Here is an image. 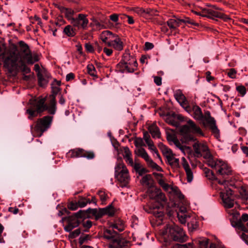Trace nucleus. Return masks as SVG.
I'll use <instances>...</instances> for the list:
<instances>
[{
  "instance_id": "052dcab7",
  "label": "nucleus",
  "mask_w": 248,
  "mask_h": 248,
  "mask_svg": "<svg viewBox=\"0 0 248 248\" xmlns=\"http://www.w3.org/2000/svg\"><path fill=\"white\" fill-rule=\"evenodd\" d=\"M82 225L85 229H88L92 226V222L90 220L84 221L82 222Z\"/></svg>"
},
{
  "instance_id": "1a4fd4ad",
  "label": "nucleus",
  "mask_w": 248,
  "mask_h": 248,
  "mask_svg": "<svg viewBox=\"0 0 248 248\" xmlns=\"http://www.w3.org/2000/svg\"><path fill=\"white\" fill-rule=\"evenodd\" d=\"M193 148L195 156L197 157L202 156L206 164L214 157L208 146L205 143L197 141L193 145Z\"/></svg>"
},
{
  "instance_id": "f257e3e1",
  "label": "nucleus",
  "mask_w": 248,
  "mask_h": 248,
  "mask_svg": "<svg viewBox=\"0 0 248 248\" xmlns=\"http://www.w3.org/2000/svg\"><path fill=\"white\" fill-rule=\"evenodd\" d=\"M0 58L3 59L5 68H15L16 63L21 60L17 45L12 43L7 47L5 44L0 43Z\"/></svg>"
},
{
  "instance_id": "49530a36",
  "label": "nucleus",
  "mask_w": 248,
  "mask_h": 248,
  "mask_svg": "<svg viewBox=\"0 0 248 248\" xmlns=\"http://www.w3.org/2000/svg\"><path fill=\"white\" fill-rule=\"evenodd\" d=\"M98 195L100 199V200L103 203L107 201L108 199V196L104 191L102 190L99 191L98 192Z\"/></svg>"
},
{
  "instance_id": "79ce46f5",
  "label": "nucleus",
  "mask_w": 248,
  "mask_h": 248,
  "mask_svg": "<svg viewBox=\"0 0 248 248\" xmlns=\"http://www.w3.org/2000/svg\"><path fill=\"white\" fill-rule=\"evenodd\" d=\"M88 203H90V200L83 197L80 198L78 202V206L81 208L85 207Z\"/></svg>"
},
{
  "instance_id": "cd10ccee",
  "label": "nucleus",
  "mask_w": 248,
  "mask_h": 248,
  "mask_svg": "<svg viewBox=\"0 0 248 248\" xmlns=\"http://www.w3.org/2000/svg\"><path fill=\"white\" fill-rule=\"evenodd\" d=\"M141 183L143 186H145L149 188L154 185V181L150 174H146L144 176L141 180Z\"/></svg>"
},
{
  "instance_id": "69168bd1",
  "label": "nucleus",
  "mask_w": 248,
  "mask_h": 248,
  "mask_svg": "<svg viewBox=\"0 0 248 248\" xmlns=\"http://www.w3.org/2000/svg\"><path fill=\"white\" fill-rule=\"evenodd\" d=\"M178 248H193V243H188L184 245H179Z\"/></svg>"
},
{
  "instance_id": "9d476101",
  "label": "nucleus",
  "mask_w": 248,
  "mask_h": 248,
  "mask_svg": "<svg viewBox=\"0 0 248 248\" xmlns=\"http://www.w3.org/2000/svg\"><path fill=\"white\" fill-rule=\"evenodd\" d=\"M168 236L174 241L183 242L186 240V234L183 230L175 224L170 225L166 229Z\"/></svg>"
},
{
  "instance_id": "864d4df0",
  "label": "nucleus",
  "mask_w": 248,
  "mask_h": 248,
  "mask_svg": "<svg viewBox=\"0 0 248 248\" xmlns=\"http://www.w3.org/2000/svg\"><path fill=\"white\" fill-rule=\"evenodd\" d=\"M91 25L94 27H95L97 29H101L102 28L103 25L101 24L99 21L96 20H93V22L91 23Z\"/></svg>"
},
{
  "instance_id": "603ef678",
  "label": "nucleus",
  "mask_w": 248,
  "mask_h": 248,
  "mask_svg": "<svg viewBox=\"0 0 248 248\" xmlns=\"http://www.w3.org/2000/svg\"><path fill=\"white\" fill-rule=\"evenodd\" d=\"M112 229H115L118 230L120 232H122L124 230V226L123 224H118L117 223H114L111 225Z\"/></svg>"
},
{
  "instance_id": "a18cd8bd",
  "label": "nucleus",
  "mask_w": 248,
  "mask_h": 248,
  "mask_svg": "<svg viewBox=\"0 0 248 248\" xmlns=\"http://www.w3.org/2000/svg\"><path fill=\"white\" fill-rule=\"evenodd\" d=\"M87 71L89 74L93 77H96V71L93 65L89 64L87 66Z\"/></svg>"
},
{
  "instance_id": "4468645a",
  "label": "nucleus",
  "mask_w": 248,
  "mask_h": 248,
  "mask_svg": "<svg viewBox=\"0 0 248 248\" xmlns=\"http://www.w3.org/2000/svg\"><path fill=\"white\" fill-rule=\"evenodd\" d=\"M68 155L72 158L85 157L92 159L94 157V154L92 151H86L82 149L76 148L69 151Z\"/></svg>"
},
{
  "instance_id": "58836bf2",
  "label": "nucleus",
  "mask_w": 248,
  "mask_h": 248,
  "mask_svg": "<svg viewBox=\"0 0 248 248\" xmlns=\"http://www.w3.org/2000/svg\"><path fill=\"white\" fill-rule=\"evenodd\" d=\"M167 161L169 164L172 166L177 167L179 165V159L174 157L173 154L170 155V157L167 158Z\"/></svg>"
},
{
  "instance_id": "3c124183",
  "label": "nucleus",
  "mask_w": 248,
  "mask_h": 248,
  "mask_svg": "<svg viewBox=\"0 0 248 248\" xmlns=\"http://www.w3.org/2000/svg\"><path fill=\"white\" fill-rule=\"evenodd\" d=\"M236 90L242 96H244L246 93V89L244 86H237Z\"/></svg>"
},
{
  "instance_id": "a19ab883",
  "label": "nucleus",
  "mask_w": 248,
  "mask_h": 248,
  "mask_svg": "<svg viewBox=\"0 0 248 248\" xmlns=\"http://www.w3.org/2000/svg\"><path fill=\"white\" fill-rule=\"evenodd\" d=\"M154 200L158 202H164L166 201V198L165 194L160 190Z\"/></svg>"
},
{
  "instance_id": "5fc2aeb1",
  "label": "nucleus",
  "mask_w": 248,
  "mask_h": 248,
  "mask_svg": "<svg viewBox=\"0 0 248 248\" xmlns=\"http://www.w3.org/2000/svg\"><path fill=\"white\" fill-rule=\"evenodd\" d=\"M51 89L52 93V95H54L56 97V95L60 91V87H59L58 86H55L51 84Z\"/></svg>"
},
{
  "instance_id": "aec40b11",
  "label": "nucleus",
  "mask_w": 248,
  "mask_h": 248,
  "mask_svg": "<svg viewBox=\"0 0 248 248\" xmlns=\"http://www.w3.org/2000/svg\"><path fill=\"white\" fill-rule=\"evenodd\" d=\"M108 46H112L115 49L121 51L123 49L124 45L119 37L115 34L114 38L108 43Z\"/></svg>"
},
{
  "instance_id": "393cba45",
  "label": "nucleus",
  "mask_w": 248,
  "mask_h": 248,
  "mask_svg": "<svg viewBox=\"0 0 248 248\" xmlns=\"http://www.w3.org/2000/svg\"><path fill=\"white\" fill-rule=\"evenodd\" d=\"M37 78L39 86L45 87L48 82L49 76L46 73L39 72L37 74Z\"/></svg>"
},
{
  "instance_id": "72a5a7b5",
  "label": "nucleus",
  "mask_w": 248,
  "mask_h": 248,
  "mask_svg": "<svg viewBox=\"0 0 248 248\" xmlns=\"http://www.w3.org/2000/svg\"><path fill=\"white\" fill-rule=\"evenodd\" d=\"M211 8H202L201 12L195 11H192V12L197 15L210 18V17H211V15L208 14V13H209V12H211Z\"/></svg>"
},
{
  "instance_id": "e433bc0d",
  "label": "nucleus",
  "mask_w": 248,
  "mask_h": 248,
  "mask_svg": "<svg viewBox=\"0 0 248 248\" xmlns=\"http://www.w3.org/2000/svg\"><path fill=\"white\" fill-rule=\"evenodd\" d=\"M63 32L68 36L73 37L75 35V29L71 25H67L63 29Z\"/></svg>"
},
{
  "instance_id": "9b49d317",
  "label": "nucleus",
  "mask_w": 248,
  "mask_h": 248,
  "mask_svg": "<svg viewBox=\"0 0 248 248\" xmlns=\"http://www.w3.org/2000/svg\"><path fill=\"white\" fill-rule=\"evenodd\" d=\"M115 178L120 183L125 186L130 180L128 170L123 162H119L115 168Z\"/></svg>"
},
{
  "instance_id": "b1692460",
  "label": "nucleus",
  "mask_w": 248,
  "mask_h": 248,
  "mask_svg": "<svg viewBox=\"0 0 248 248\" xmlns=\"http://www.w3.org/2000/svg\"><path fill=\"white\" fill-rule=\"evenodd\" d=\"M115 35L109 31H105L100 34V38L108 46V43L114 38Z\"/></svg>"
},
{
  "instance_id": "f8f14e48",
  "label": "nucleus",
  "mask_w": 248,
  "mask_h": 248,
  "mask_svg": "<svg viewBox=\"0 0 248 248\" xmlns=\"http://www.w3.org/2000/svg\"><path fill=\"white\" fill-rule=\"evenodd\" d=\"M135 152L137 155L142 157L145 160L149 167L157 171H163L162 168L152 159L144 148L139 147L135 151Z\"/></svg>"
},
{
  "instance_id": "6ab92c4d",
  "label": "nucleus",
  "mask_w": 248,
  "mask_h": 248,
  "mask_svg": "<svg viewBox=\"0 0 248 248\" xmlns=\"http://www.w3.org/2000/svg\"><path fill=\"white\" fill-rule=\"evenodd\" d=\"M239 229L246 232H248V214H243L237 223Z\"/></svg>"
},
{
  "instance_id": "ea45409f",
  "label": "nucleus",
  "mask_w": 248,
  "mask_h": 248,
  "mask_svg": "<svg viewBox=\"0 0 248 248\" xmlns=\"http://www.w3.org/2000/svg\"><path fill=\"white\" fill-rule=\"evenodd\" d=\"M174 144L184 154L185 153L186 151L187 150L188 151L190 150L189 147L182 145L178 139L176 140Z\"/></svg>"
},
{
  "instance_id": "338daca9",
  "label": "nucleus",
  "mask_w": 248,
  "mask_h": 248,
  "mask_svg": "<svg viewBox=\"0 0 248 248\" xmlns=\"http://www.w3.org/2000/svg\"><path fill=\"white\" fill-rule=\"evenodd\" d=\"M154 82L157 85L160 86L162 84V78H161L158 77V76H155L154 77Z\"/></svg>"
},
{
  "instance_id": "a878e982",
  "label": "nucleus",
  "mask_w": 248,
  "mask_h": 248,
  "mask_svg": "<svg viewBox=\"0 0 248 248\" xmlns=\"http://www.w3.org/2000/svg\"><path fill=\"white\" fill-rule=\"evenodd\" d=\"M208 14L211 15L210 18L214 19L215 17H217L223 19L226 21L230 19V17L223 13L218 12L212 9L211 12H209Z\"/></svg>"
},
{
  "instance_id": "5701e85b",
  "label": "nucleus",
  "mask_w": 248,
  "mask_h": 248,
  "mask_svg": "<svg viewBox=\"0 0 248 248\" xmlns=\"http://www.w3.org/2000/svg\"><path fill=\"white\" fill-rule=\"evenodd\" d=\"M137 12L140 15V16L146 18H150L152 16H158V12L157 10L150 8L145 10L140 9L138 10Z\"/></svg>"
},
{
  "instance_id": "ddd939ff",
  "label": "nucleus",
  "mask_w": 248,
  "mask_h": 248,
  "mask_svg": "<svg viewBox=\"0 0 248 248\" xmlns=\"http://www.w3.org/2000/svg\"><path fill=\"white\" fill-rule=\"evenodd\" d=\"M232 191L230 188L220 193V196L223 202L224 206L226 208H231L234 205V199Z\"/></svg>"
},
{
  "instance_id": "dca6fc26",
  "label": "nucleus",
  "mask_w": 248,
  "mask_h": 248,
  "mask_svg": "<svg viewBox=\"0 0 248 248\" xmlns=\"http://www.w3.org/2000/svg\"><path fill=\"white\" fill-rule=\"evenodd\" d=\"M30 108L27 110L26 112L29 114L28 118L31 120L36 117L38 113L42 112V111L38 110L37 99L30 100Z\"/></svg>"
},
{
  "instance_id": "6e6552de",
  "label": "nucleus",
  "mask_w": 248,
  "mask_h": 248,
  "mask_svg": "<svg viewBox=\"0 0 248 248\" xmlns=\"http://www.w3.org/2000/svg\"><path fill=\"white\" fill-rule=\"evenodd\" d=\"M37 99V107L39 111H44L47 110L50 114H54L57 109L56 101L55 96L51 95L49 97V100L47 104H46V98L38 97Z\"/></svg>"
},
{
  "instance_id": "2eb2a0df",
  "label": "nucleus",
  "mask_w": 248,
  "mask_h": 248,
  "mask_svg": "<svg viewBox=\"0 0 248 248\" xmlns=\"http://www.w3.org/2000/svg\"><path fill=\"white\" fill-rule=\"evenodd\" d=\"M89 20L85 14H79L75 17L71 24L78 29L86 30L88 27Z\"/></svg>"
},
{
  "instance_id": "7c9ffc66",
  "label": "nucleus",
  "mask_w": 248,
  "mask_h": 248,
  "mask_svg": "<svg viewBox=\"0 0 248 248\" xmlns=\"http://www.w3.org/2000/svg\"><path fill=\"white\" fill-rule=\"evenodd\" d=\"M143 138L147 144L149 149L153 152L156 149V148L154 145L153 141L150 139V135L147 133H144Z\"/></svg>"
},
{
  "instance_id": "f03ea898",
  "label": "nucleus",
  "mask_w": 248,
  "mask_h": 248,
  "mask_svg": "<svg viewBox=\"0 0 248 248\" xmlns=\"http://www.w3.org/2000/svg\"><path fill=\"white\" fill-rule=\"evenodd\" d=\"M19 45L21 47L19 50V54L20 57V60L16 63L15 68L10 69L7 68L10 72H13L20 69L26 73L30 72V69L25 64L26 61L29 64H33L35 62L38 61L37 57H33L30 52L29 46L23 41H20Z\"/></svg>"
},
{
  "instance_id": "20e7f679",
  "label": "nucleus",
  "mask_w": 248,
  "mask_h": 248,
  "mask_svg": "<svg viewBox=\"0 0 248 248\" xmlns=\"http://www.w3.org/2000/svg\"><path fill=\"white\" fill-rule=\"evenodd\" d=\"M197 134L203 137L204 133L201 128L196 125L192 120L187 121V124L182 126L180 129L181 140L183 142L187 143L191 141L195 140V138L190 133Z\"/></svg>"
},
{
  "instance_id": "4d7b16f0",
  "label": "nucleus",
  "mask_w": 248,
  "mask_h": 248,
  "mask_svg": "<svg viewBox=\"0 0 248 248\" xmlns=\"http://www.w3.org/2000/svg\"><path fill=\"white\" fill-rule=\"evenodd\" d=\"M134 143L135 145L138 148L141 147L143 145V140L141 138L136 139L134 141Z\"/></svg>"
},
{
  "instance_id": "6e6d98bb",
  "label": "nucleus",
  "mask_w": 248,
  "mask_h": 248,
  "mask_svg": "<svg viewBox=\"0 0 248 248\" xmlns=\"http://www.w3.org/2000/svg\"><path fill=\"white\" fill-rule=\"evenodd\" d=\"M227 74L230 78H236V71L233 68H231L229 70Z\"/></svg>"
},
{
  "instance_id": "7ed1b4c3",
  "label": "nucleus",
  "mask_w": 248,
  "mask_h": 248,
  "mask_svg": "<svg viewBox=\"0 0 248 248\" xmlns=\"http://www.w3.org/2000/svg\"><path fill=\"white\" fill-rule=\"evenodd\" d=\"M193 110L194 118L199 121L204 120L206 121L215 137L218 138L219 137V130L216 125L215 119L211 116L210 112L209 111H206L204 112L203 115L201 108L197 106L193 107Z\"/></svg>"
},
{
  "instance_id": "680f3d73",
  "label": "nucleus",
  "mask_w": 248,
  "mask_h": 248,
  "mask_svg": "<svg viewBox=\"0 0 248 248\" xmlns=\"http://www.w3.org/2000/svg\"><path fill=\"white\" fill-rule=\"evenodd\" d=\"M109 18L114 22L117 23L119 19V15L114 14L109 16Z\"/></svg>"
},
{
  "instance_id": "09e8293b",
  "label": "nucleus",
  "mask_w": 248,
  "mask_h": 248,
  "mask_svg": "<svg viewBox=\"0 0 248 248\" xmlns=\"http://www.w3.org/2000/svg\"><path fill=\"white\" fill-rule=\"evenodd\" d=\"M158 183L165 190H168L170 188V186L166 183L164 180L163 179H158Z\"/></svg>"
},
{
  "instance_id": "f3484780",
  "label": "nucleus",
  "mask_w": 248,
  "mask_h": 248,
  "mask_svg": "<svg viewBox=\"0 0 248 248\" xmlns=\"http://www.w3.org/2000/svg\"><path fill=\"white\" fill-rule=\"evenodd\" d=\"M174 97L180 105L186 111L190 109L188 103L185 95L180 90H177L174 93Z\"/></svg>"
},
{
  "instance_id": "e2e57ef3",
  "label": "nucleus",
  "mask_w": 248,
  "mask_h": 248,
  "mask_svg": "<svg viewBox=\"0 0 248 248\" xmlns=\"http://www.w3.org/2000/svg\"><path fill=\"white\" fill-rule=\"evenodd\" d=\"M78 206V203H75L73 202H70L68 205V208L73 211L77 210Z\"/></svg>"
},
{
  "instance_id": "c03bdc74",
  "label": "nucleus",
  "mask_w": 248,
  "mask_h": 248,
  "mask_svg": "<svg viewBox=\"0 0 248 248\" xmlns=\"http://www.w3.org/2000/svg\"><path fill=\"white\" fill-rule=\"evenodd\" d=\"M73 216L77 218H85L87 216V213L85 210H80L78 212L75 213Z\"/></svg>"
},
{
  "instance_id": "c756f323",
  "label": "nucleus",
  "mask_w": 248,
  "mask_h": 248,
  "mask_svg": "<svg viewBox=\"0 0 248 248\" xmlns=\"http://www.w3.org/2000/svg\"><path fill=\"white\" fill-rule=\"evenodd\" d=\"M114 214V209L111 206H108L105 208L100 209L98 212L97 216L100 217L105 215H108L109 216H112Z\"/></svg>"
},
{
  "instance_id": "bf43d9fd",
  "label": "nucleus",
  "mask_w": 248,
  "mask_h": 248,
  "mask_svg": "<svg viewBox=\"0 0 248 248\" xmlns=\"http://www.w3.org/2000/svg\"><path fill=\"white\" fill-rule=\"evenodd\" d=\"M178 139L174 134H168L167 135V140L169 141H172L173 143Z\"/></svg>"
},
{
  "instance_id": "774afa93",
  "label": "nucleus",
  "mask_w": 248,
  "mask_h": 248,
  "mask_svg": "<svg viewBox=\"0 0 248 248\" xmlns=\"http://www.w3.org/2000/svg\"><path fill=\"white\" fill-rule=\"evenodd\" d=\"M86 50L89 52H93V46L90 43H86L85 45Z\"/></svg>"
},
{
  "instance_id": "4c0bfd02",
  "label": "nucleus",
  "mask_w": 248,
  "mask_h": 248,
  "mask_svg": "<svg viewBox=\"0 0 248 248\" xmlns=\"http://www.w3.org/2000/svg\"><path fill=\"white\" fill-rule=\"evenodd\" d=\"M115 248H127V242L124 239H115Z\"/></svg>"
},
{
  "instance_id": "c85d7f7f",
  "label": "nucleus",
  "mask_w": 248,
  "mask_h": 248,
  "mask_svg": "<svg viewBox=\"0 0 248 248\" xmlns=\"http://www.w3.org/2000/svg\"><path fill=\"white\" fill-rule=\"evenodd\" d=\"M158 147L161 151L163 155L167 158L173 154L172 151L162 143H159Z\"/></svg>"
},
{
  "instance_id": "8fccbe9b",
  "label": "nucleus",
  "mask_w": 248,
  "mask_h": 248,
  "mask_svg": "<svg viewBox=\"0 0 248 248\" xmlns=\"http://www.w3.org/2000/svg\"><path fill=\"white\" fill-rule=\"evenodd\" d=\"M181 22L188 23L195 26H198L199 24L195 22L193 19L189 18V17H186L183 19H180Z\"/></svg>"
},
{
  "instance_id": "37998d69",
  "label": "nucleus",
  "mask_w": 248,
  "mask_h": 248,
  "mask_svg": "<svg viewBox=\"0 0 248 248\" xmlns=\"http://www.w3.org/2000/svg\"><path fill=\"white\" fill-rule=\"evenodd\" d=\"M209 239L207 238H202L198 240V244L200 248H207Z\"/></svg>"
},
{
  "instance_id": "39448f33",
  "label": "nucleus",
  "mask_w": 248,
  "mask_h": 248,
  "mask_svg": "<svg viewBox=\"0 0 248 248\" xmlns=\"http://www.w3.org/2000/svg\"><path fill=\"white\" fill-rule=\"evenodd\" d=\"M207 165L214 169L218 175L221 176L225 179L227 176L232 174V170L230 166L224 161L213 157Z\"/></svg>"
},
{
  "instance_id": "2f4dec72",
  "label": "nucleus",
  "mask_w": 248,
  "mask_h": 248,
  "mask_svg": "<svg viewBox=\"0 0 248 248\" xmlns=\"http://www.w3.org/2000/svg\"><path fill=\"white\" fill-rule=\"evenodd\" d=\"M160 190V188L153 186L151 187L148 188L147 192L149 197L151 199L154 200Z\"/></svg>"
},
{
  "instance_id": "0eeeda50",
  "label": "nucleus",
  "mask_w": 248,
  "mask_h": 248,
  "mask_svg": "<svg viewBox=\"0 0 248 248\" xmlns=\"http://www.w3.org/2000/svg\"><path fill=\"white\" fill-rule=\"evenodd\" d=\"M53 117L46 116L39 119L33 128L31 127V132L36 137H41L43 133L46 131L50 126Z\"/></svg>"
},
{
  "instance_id": "c9c22d12",
  "label": "nucleus",
  "mask_w": 248,
  "mask_h": 248,
  "mask_svg": "<svg viewBox=\"0 0 248 248\" xmlns=\"http://www.w3.org/2000/svg\"><path fill=\"white\" fill-rule=\"evenodd\" d=\"M239 197L242 202L245 203L248 201V193L244 188L242 187L240 189Z\"/></svg>"
},
{
  "instance_id": "bb28decb",
  "label": "nucleus",
  "mask_w": 248,
  "mask_h": 248,
  "mask_svg": "<svg viewBox=\"0 0 248 248\" xmlns=\"http://www.w3.org/2000/svg\"><path fill=\"white\" fill-rule=\"evenodd\" d=\"M148 130L149 131L153 138H160V133L159 129L155 124H152L149 125L148 126Z\"/></svg>"
},
{
  "instance_id": "f704fd0d",
  "label": "nucleus",
  "mask_w": 248,
  "mask_h": 248,
  "mask_svg": "<svg viewBox=\"0 0 248 248\" xmlns=\"http://www.w3.org/2000/svg\"><path fill=\"white\" fill-rule=\"evenodd\" d=\"M117 234L113 230L107 229L104 232V237L107 239H112Z\"/></svg>"
},
{
  "instance_id": "a211bd4d",
  "label": "nucleus",
  "mask_w": 248,
  "mask_h": 248,
  "mask_svg": "<svg viewBox=\"0 0 248 248\" xmlns=\"http://www.w3.org/2000/svg\"><path fill=\"white\" fill-rule=\"evenodd\" d=\"M56 7L60 10L61 13L64 14L65 17L70 22H72L75 17L74 15L77 12L71 8H66L60 5H56Z\"/></svg>"
},
{
  "instance_id": "412c9836",
  "label": "nucleus",
  "mask_w": 248,
  "mask_h": 248,
  "mask_svg": "<svg viewBox=\"0 0 248 248\" xmlns=\"http://www.w3.org/2000/svg\"><path fill=\"white\" fill-rule=\"evenodd\" d=\"M79 221L74 216L69 217L68 218V224L66 225L64 229L66 232H70L72 230L78 227L79 225Z\"/></svg>"
},
{
  "instance_id": "de8ad7c7",
  "label": "nucleus",
  "mask_w": 248,
  "mask_h": 248,
  "mask_svg": "<svg viewBox=\"0 0 248 248\" xmlns=\"http://www.w3.org/2000/svg\"><path fill=\"white\" fill-rule=\"evenodd\" d=\"M177 217L179 221L182 224H185L186 222L187 216L186 214H182L178 213L177 214Z\"/></svg>"
},
{
  "instance_id": "13d9d810",
  "label": "nucleus",
  "mask_w": 248,
  "mask_h": 248,
  "mask_svg": "<svg viewBox=\"0 0 248 248\" xmlns=\"http://www.w3.org/2000/svg\"><path fill=\"white\" fill-rule=\"evenodd\" d=\"M124 153L123 156H124V158L126 157H129V156H131L132 154H131V153L128 147H124Z\"/></svg>"
},
{
  "instance_id": "473e14b6",
  "label": "nucleus",
  "mask_w": 248,
  "mask_h": 248,
  "mask_svg": "<svg viewBox=\"0 0 248 248\" xmlns=\"http://www.w3.org/2000/svg\"><path fill=\"white\" fill-rule=\"evenodd\" d=\"M180 19L171 18L167 21V25L170 29L175 30L180 26Z\"/></svg>"
},
{
  "instance_id": "4be33fe9",
  "label": "nucleus",
  "mask_w": 248,
  "mask_h": 248,
  "mask_svg": "<svg viewBox=\"0 0 248 248\" xmlns=\"http://www.w3.org/2000/svg\"><path fill=\"white\" fill-rule=\"evenodd\" d=\"M182 164L186 171V180L188 182H191L193 179V174L190 167L185 157L182 158Z\"/></svg>"
},
{
  "instance_id": "0e129e2a",
  "label": "nucleus",
  "mask_w": 248,
  "mask_h": 248,
  "mask_svg": "<svg viewBox=\"0 0 248 248\" xmlns=\"http://www.w3.org/2000/svg\"><path fill=\"white\" fill-rule=\"evenodd\" d=\"M205 173L206 176L208 177L209 179H214L215 178V176L211 170H207L205 171Z\"/></svg>"
},
{
  "instance_id": "423d86ee",
  "label": "nucleus",
  "mask_w": 248,
  "mask_h": 248,
  "mask_svg": "<svg viewBox=\"0 0 248 248\" xmlns=\"http://www.w3.org/2000/svg\"><path fill=\"white\" fill-rule=\"evenodd\" d=\"M137 64L136 59L134 57L128 53H125L123 59L117 64V68L123 73H133L136 70Z\"/></svg>"
}]
</instances>
